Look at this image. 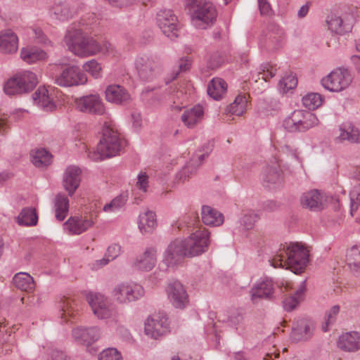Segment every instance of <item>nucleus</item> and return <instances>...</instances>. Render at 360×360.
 <instances>
[{
	"instance_id": "nucleus-40",
	"label": "nucleus",
	"mask_w": 360,
	"mask_h": 360,
	"mask_svg": "<svg viewBox=\"0 0 360 360\" xmlns=\"http://www.w3.org/2000/svg\"><path fill=\"white\" fill-rule=\"evenodd\" d=\"M53 204L56 219L60 221L64 220L69 211V200L68 197L64 194L59 193L56 196Z\"/></svg>"
},
{
	"instance_id": "nucleus-57",
	"label": "nucleus",
	"mask_w": 360,
	"mask_h": 360,
	"mask_svg": "<svg viewBox=\"0 0 360 360\" xmlns=\"http://www.w3.org/2000/svg\"><path fill=\"white\" fill-rule=\"evenodd\" d=\"M191 65L192 60L190 57L184 56L181 58L178 61L179 71L175 73V75L174 76L173 78H176L180 72H184L188 71L191 68Z\"/></svg>"
},
{
	"instance_id": "nucleus-11",
	"label": "nucleus",
	"mask_w": 360,
	"mask_h": 360,
	"mask_svg": "<svg viewBox=\"0 0 360 360\" xmlns=\"http://www.w3.org/2000/svg\"><path fill=\"white\" fill-rule=\"evenodd\" d=\"M168 317L164 312L153 314L145 321L144 333L148 337L158 340L169 332Z\"/></svg>"
},
{
	"instance_id": "nucleus-26",
	"label": "nucleus",
	"mask_w": 360,
	"mask_h": 360,
	"mask_svg": "<svg viewBox=\"0 0 360 360\" xmlns=\"http://www.w3.org/2000/svg\"><path fill=\"white\" fill-rule=\"evenodd\" d=\"M314 330V324L311 321L300 319L297 326L292 328L290 338L295 342L307 340L312 336Z\"/></svg>"
},
{
	"instance_id": "nucleus-18",
	"label": "nucleus",
	"mask_w": 360,
	"mask_h": 360,
	"mask_svg": "<svg viewBox=\"0 0 360 360\" xmlns=\"http://www.w3.org/2000/svg\"><path fill=\"white\" fill-rule=\"evenodd\" d=\"M212 150V145L207 143L202 146V151L195 154L191 162L186 164L176 175V179L181 182L188 180L191 176L194 174L198 166L207 158Z\"/></svg>"
},
{
	"instance_id": "nucleus-59",
	"label": "nucleus",
	"mask_w": 360,
	"mask_h": 360,
	"mask_svg": "<svg viewBox=\"0 0 360 360\" xmlns=\"http://www.w3.org/2000/svg\"><path fill=\"white\" fill-rule=\"evenodd\" d=\"M148 177L144 173H140L138 176V181L136 186L141 191L146 193L148 186Z\"/></svg>"
},
{
	"instance_id": "nucleus-20",
	"label": "nucleus",
	"mask_w": 360,
	"mask_h": 360,
	"mask_svg": "<svg viewBox=\"0 0 360 360\" xmlns=\"http://www.w3.org/2000/svg\"><path fill=\"white\" fill-rule=\"evenodd\" d=\"M283 176L279 164L266 167L262 174V183L263 186L274 190L282 186Z\"/></svg>"
},
{
	"instance_id": "nucleus-37",
	"label": "nucleus",
	"mask_w": 360,
	"mask_h": 360,
	"mask_svg": "<svg viewBox=\"0 0 360 360\" xmlns=\"http://www.w3.org/2000/svg\"><path fill=\"white\" fill-rule=\"evenodd\" d=\"M273 283L270 279L258 282L251 290L252 300L257 298H269L273 294Z\"/></svg>"
},
{
	"instance_id": "nucleus-62",
	"label": "nucleus",
	"mask_w": 360,
	"mask_h": 360,
	"mask_svg": "<svg viewBox=\"0 0 360 360\" xmlns=\"http://www.w3.org/2000/svg\"><path fill=\"white\" fill-rule=\"evenodd\" d=\"M117 335L123 340L129 341L131 338V335L128 328L124 326H119L116 329Z\"/></svg>"
},
{
	"instance_id": "nucleus-16",
	"label": "nucleus",
	"mask_w": 360,
	"mask_h": 360,
	"mask_svg": "<svg viewBox=\"0 0 360 360\" xmlns=\"http://www.w3.org/2000/svg\"><path fill=\"white\" fill-rule=\"evenodd\" d=\"M166 292L170 304L176 309H184L188 304V295L184 286L179 281L168 283Z\"/></svg>"
},
{
	"instance_id": "nucleus-14",
	"label": "nucleus",
	"mask_w": 360,
	"mask_h": 360,
	"mask_svg": "<svg viewBox=\"0 0 360 360\" xmlns=\"http://www.w3.org/2000/svg\"><path fill=\"white\" fill-rule=\"evenodd\" d=\"M188 257L184 242L181 240H174L172 241L165 249L162 262L169 268H175L181 265L185 259Z\"/></svg>"
},
{
	"instance_id": "nucleus-9",
	"label": "nucleus",
	"mask_w": 360,
	"mask_h": 360,
	"mask_svg": "<svg viewBox=\"0 0 360 360\" xmlns=\"http://www.w3.org/2000/svg\"><path fill=\"white\" fill-rule=\"evenodd\" d=\"M85 297L93 314L98 319H110L115 314V309L105 295L100 292H89L86 293Z\"/></svg>"
},
{
	"instance_id": "nucleus-36",
	"label": "nucleus",
	"mask_w": 360,
	"mask_h": 360,
	"mask_svg": "<svg viewBox=\"0 0 360 360\" xmlns=\"http://www.w3.org/2000/svg\"><path fill=\"white\" fill-rule=\"evenodd\" d=\"M75 11L68 2H62L55 4L51 11L53 18L60 21H65L72 18Z\"/></svg>"
},
{
	"instance_id": "nucleus-13",
	"label": "nucleus",
	"mask_w": 360,
	"mask_h": 360,
	"mask_svg": "<svg viewBox=\"0 0 360 360\" xmlns=\"http://www.w3.org/2000/svg\"><path fill=\"white\" fill-rule=\"evenodd\" d=\"M86 82V74L77 65L67 67L55 77V83L63 87L84 85Z\"/></svg>"
},
{
	"instance_id": "nucleus-34",
	"label": "nucleus",
	"mask_w": 360,
	"mask_h": 360,
	"mask_svg": "<svg viewBox=\"0 0 360 360\" xmlns=\"http://www.w3.org/2000/svg\"><path fill=\"white\" fill-rule=\"evenodd\" d=\"M138 226L142 233H151L157 226L155 213L150 210H145L139 216Z\"/></svg>"
},
{
	"instance_id": "nucleus-55",
	"label": "nucleus",
	"mask_w": 360,
	"mask_h": 360,
	"mask_svg": "<svg viewBox=\"0 0 360 360\" xmlns=\"http://www.w3.org/2000/svg\"><path fill=\"white\" fill-rule=\"evenodd\" d=\"M297 84V79L292 75L284 77L279 83L280 87L283 89L284 92H288L289 90L295 89Z\"/></svg>"
},
{
	"instance_id": "nucleus-25",
	"label": "nucleus",
	"mask_w": 360,
	"mask_h": 360,
	"mask_svg": "<svg viewBox=\"0 0 360 360\" xmlns=\"http://www.w3.org/2000/svg\"><path fill=\"white\" fill-rule=\"evenodd\" d=\"M18 49V37L11 30L0 32V53L13 54Z\"/></svg>"
},
{
	"instance_id": "nucleus-29",
	"label": "nucleus",
	"mask_w": 360,
	"mask_h": 360,
	"mask_svg": "<svg viewBox=\"0 0 360 360\" xmlns=\"http://www.w3.org/2000/svg\"><path fill=\"white\" fill-rule=\"evenodd\" d=\"M338 347L340 349L354 352L360 349V333L349 332L341 335L338 340Z\"/></svg>"
},
{
	"instance_id": "nucleus-47",
	"label": "nucleus",
	"mask_w": 360,
	"mask_h": 360,
	"mask_svg": "<svg viewBox=\"0 0 360 360\" xmlns=\"http://www.w3.org/2000/svg\"><path fill=\"white\" fill-rule=\"evenodd\" d=\"M302 104L309 110H315L320 107L323 101V98L320 94L309 93L303 96Z\"/></svg>"
},
{
	"instance_id": "nucleus-12",
	"label": "nucleus",
	"mask_w": 360,
	"mask_h": 360,
	"mask_svg": "<svg viewBox=\"0 0 360 360\" xmlns=\"http://www.w3.org/2000/svg\"><path fill=\"white\" fill-rule=\"evenodd\" d=\"M138 77L144 82H150L159 74L158 64L150 56L143 54L138 56L134 62Z\"/></svg>"
},
{
	"instance_id": "nucleus-28",
	"label": "nucleus",
	"mask_w": 360,
	"mask_h": 360,
	"mask_svg": "<svg viewBox=\"0 0 360 360\" xmlns=\"http://www.w3.org/2000/svg\"><path fill=\"white\" fill-rule=\"evenodd\" d=\"M157 262V249L153 247L147 248L144 252L137 257L134 262V266L142 271H150Z\"/></svg>"
},
{
	"instance_id": "nucleus-19",
	"label": "nucleus",
	"mask_w": 360,
	"mask_h": 360,
	"mask_svg": "<svg viewBox=\"0 0 360 360\" xmlns=\"http://www.w3.org/2000/svg\"><path fill=\"white\" fill-rule=\"evenodd\" d=\"M94 221L91 217L82 216L70 217L64 224L63 229L68 235H80L93 226Z\"/></svg>"
},
{
	"instance_id": "nucleus-44",
	"label": "nucleus",
	"mask_w": 360,
	"mask_h": 360,
	"mask_svg": "<svg viewBox=\"0 0 360 360\" xmlns=\"http://www.w3.org/2000/svg\"><path fill=\"white\" fill-rule=\"evenodd\" d=\"M30 156L32 162L37 167H47L52 162L51 154L45 149L32 150Z\"/></svg>"
},
{
	"instance_id": "nucleus-56",
	"label": "nucleus",
	"mask_w": 360,
	"mask_h": 360,
	"mask_svg": "<svg viewBox=\"0 0 360 360\" xmlns=\"http://www.w3.org/2000/svg\"><path fill=\"white\" fill-rule=\"evenodd\" d=\"M30 31L38 43L43 44H50L51 41L48 39L45 34L43 32L41 28L39 27H30Z\"/></svg>"
},
{
	"instance_id": "nucleus-64",
	"label": "nucleus",
	"mask_w": 360,
	"mask_h": 360,
	"mask_svg": "<svg viewBox=\"0 0 360 360\" xmlns=\"http://www.w3.org/2000/svg\"><path fill=\"white\" fill-rule=\"evenodd\" d=\"M109 262L110 260L108 259V257L104 255L103 258L95 260L94 262H92L91 264V268L92 270L97 271L107 265Z\"/></svg>"
},
{
	"instance_id": "nucleus-10",
	"label": "nucleus",
	"mask_w": 360,
	"mask_h": 360,
	"mask_svg": "<svg viewBox=\"0 0 360 360\" xmlns=\"http://www.w3.org/2000/svg\"><path fill=\"white\" fill-rule=\"evenodd\" d=\"M210 232L205 229H199L182 240L188 257L198 256L207 250L210 245Z\"/></svg>"
},
{
	"instance_id": "nucleus-53",
	"label": "nucleus",
	"mask_w": 360,
	"mask_h": 360,
	"mask_svg": "<svg viewBox=\"0 0 360 360\" xmlns=\"http://www.w3.org/2000/svg\"><path fill=\"white\" fill-rule=\"evenodd\" d=\"M98 360H122V356L117 349L108 348L100 353Z\"/></svg>"
},
{
	"instance_id": "nucleus-1",
	"label": "nucleus",
	"mask_w": 360,
	"mask_h": 360,
	"mask_svg": "<svg viewBox=\"0 0 360 360\" xmlns=\"http://www.w3.org/2000/svg\"><path fill=\"white\" fill-rule=\"evenodd\" d=\"M64 42L69 51L82 58L99 53H108L112 51V46L108 41H98L91 36L84 35L81 30L74 27L68 29Z\"/></svg>"
},
{
	"instance_id": "nucleus-43",
	"label": "nucleus",
	"mask_w": 360,
	"mask_h": 360,
	"mask_svg": "<svg viewBox=\"0 0 360 360\" xmlns=\"http://www.w3.org/2000/svg\"><path fill=\"white\" fill-rule=\"evenodd\" d=\"M346 259L350 270L356 276H360V247L353 246L347 252Z\"/></svg>"
},
{
	"instance_id": "nucleus-60",
	"label": "nucleus",
	"mask_w": 360,
	"mask_h": 360,
	"mask_svg": "<svg viewBox=\"0 0 360 360\" xmlns=\"http://www.w3.org/2000/svg\"><path fill=\"white\" fill-rule=\"evenodd\" d=\"M279 207V203L275 200H266L262 204V210L266 212H272L276 211Z\"/></svg>"
},
{
	"instance_id": "nucleus-48",
	"label": "nucleus",
	"mask_w": 360,
	"mask_h": 360,
	"mask_svg": "<svg viewBox=\"0 0 360 360\" xmlns=\"http://www.w3.org/2000/svg\"><path fill=\"white\" fill-rule=\"evenodd\" d=\"M127 202V196L120 195L115 198L109 203L104 205L103 210L105 212H115L122 208Z\"/></svg>"
},
{
	"instance_id": "nucleus-46",
	"label": "nucleus",
	"mask_w": 360,
	"mask_h": 360,
	"mask_svg": "<svg viewBox=\"0 0 360 360\" xmlns=\"http://www.w3.org/2000/svg\"><path fill=\"white\" fill-rule=\"evenodd\" d=\"M259 219V214L254 211L250 210L244 213L238 221L241 230L248 231L252 229Z\"/></svg>"
},
{
	"instance_id": "nucleus-39",
	"label": "nucleus",
	"mask_w": 360,
	"mask_h": 360,
	"mask_svg": "<svg viewBox=\"0 0 360 360\" xmlns=\"http://www.w3.org/2000/svg\"><path fill=\"white\" fill-rule=\"evenodd\" d=\"M13 283L15 288L22 291L31 292L34 289V278L25 272L15 274Z\"/></svg>"
},
{
	"instance_id": "nucleus-27",
	"label": "nucleus",
	"mask_w": 360,
	"mask_h": 360,
	"mask_svg": "<svg viewBox=\"0 0 360 360\" xmlns=\"http://www.w3.org/2000/svg\"><path fill=\"white\" fill-rule=\"evenodd\" d=\"M326 23L331 32L340 35L348 33L352 29V22L347 17L331 15L328 17Z\"/></svg>"
},
{
	"instance_id": "nucleus-31",
	"label": "nucleus",
	"mask_w": 360,
	"mask_h": 360,
	"mask_svg": "<svg viewBox=\"0 0 360 360\" xmlns=\"http://www.w3.org/2000/svg\"><path fill=\"white\" fill-rule=\"evenodd\" d=\"M202 222L210 226H219L224 221V215L217 209L203 205L201 209Z\"/></svg>"
},
{
	"instance_id": "nucleus-21",
	"label": "nucleus",
	"mask_w": 360,
	"mask_h": 360,
	"mask_svg": "<svg viewBox=\"0 0 360 360\" xmlns=\"http://www.w3.org/2000/svg\"><path fill=\"white\" fill-rule=\"evenodd\" d=\"M72 335L78 344L89 346L99 340L101 336V331L96 326L77 327L72 330Z\"/></svg>"
},
{
	"instance_id": "nucleus-15",
	"label": "nucleus",
	"mask_w": 360,
	"mask_h": 360,
	"mask_svg": "<svg viewBox=\"0 0 360 360\" xmlns=\"http://www.w3.org/2000/svg\"><path fill=\"white\" fill-rule=\"evenodd\" d=\"M157 23L163 34L172 40L179 36V23L173 11L169 9L160 11L157 14Z\"/></svg>"
},
{
	"instance_id": "nucleus-54",
	"label": "nucleus",
	"mask_w": 360,
	"mask_h": 360,
	"mask_svg": "<svg viewBox=\"0 0 360 360\" xmlns=\"http://www.w3.org/2000/svg\"><path fill=\"white\" fill-rule=\"evenodd\" d=\"M259 79L266 82L269 78H272L276 75V68L269 63L263 64L259 68Z\"/></svg>"
},
{
	"instance_id": "nucleus-51",
	"label": "nucleus",
	"mask_w": 360,
	"mask_h": 360,
	"mask_svg": "<svg viewBox=\"0 0 360 360\" xmlns=\"http://www.w3.org/2000/svg\"><path fill=\"white\" fill-rule=\"evenodd\" d=\"M339 305H334L326 314V321L322 325V330L323 332H327L328 330L329 326L335 321L336 316L339 314Z\"/></svg>"
},
{
	"instance_id": "nucleus-2",
	"label": "nucleus",
	"mask_w": 360,
	"mask_h": 360,
	"mask_svg": "<svg viewBox=\"0 0 360 360\" xmlns=\"http://www.w3.org/2000/svg\"><path fill=\"white\" fill-rule=\"evenodd\" d=\"M308 250L298 243H293L280 248L276 254L269 260L274 268L290 269L296 274H301L308 263Z\"/></svg>"
},
{
	"instance_id": "nucleus-32",
	"label": "nucleus",
	"mask_w": 360,
	"mask_h": 360,
	"mask_svg": "<svg viewBox=\"0 0 360 360\" xmlns=\"http://www.w3.org/2000/svg\"><path fill=\"white\" fill-rule=\"evenodd\" d=\"M204 117V110L202 105H196L184 112L181 116V121L188 128H193L198 124Z\"/></svg>"
},
{
	"instance_id": "nucleus-3",
	"label": "nucleus",
	"mask_w": 360,
	"mask_h": 360,
	"mask_svg": "<svg viewBox=\"0 0 360 360\" xmlns=\"http://www.w3.org/2000/svg\"><path fill=\"white\" fill-rule=\"evenodd\" d=\"M122 147V141L120 138L117 129L111 125H105L103 139L98 144L97 150L90 151L88 157L91 160L101 161L116 156Z\"/></svg>"
},
{
	"instance_id": "nucleus-4",
	"label": "nucleus",
	"mask_w": 360,
	"mask_h": 360,
	"mask_svg": "<svg viewBox=\"0 0 360 360\" xmlns=\"http://www.w3.org/2000/svg\"><path fill=\"white\" fill-rule=\"evenodd\" d=\"M191 6V20L198 28L205 29L217 18V10L213 4L207 0H188Z\"/></svg>"
},
{
	"instance_id": "nucleus-61",
	"label": "nucleus",
	"mask_w": 360,
	"mask_h": 360,
	"mask_svg": "<svg viewBox=\"0 0 360 360\" xmlns=\"http://www.w3.org/2000/svg\"><path fill=\"white\" fill-rule=\"evenodd\" d=\"M243 317L238 312H233L227 318L226 323L232 327H236L242 321Z\"/></svg>"
},
{
	"instance_id": "nucleus-50",
	"label": "nucleus",
	"mask_w": 360,
	"mask_h": 360,
	"mask_svg": "<svg viewBox=\"0 0 360 360\" xmlns=\"http://www.w3.org/2000/svg\"><path fill=\"white\" fill-rule=\"evenodd\" d=\"M350 198V213L352 215L358 209L360 204V184L353 186L349 192Z\"/></svg>"
},
{
	"instance_id": "nucleus-45",
	"label": "nucleus",
	"mask_w": 360,
	"mask_h": 360,
	"mask_svg": "<svg viewBox=\"0 0 360 360\" xmlns=\"http://www.w3.org/2000/svg\"><path fill=\"white\" fill-rule=\"evenodd\" d=\"M37 221L38 217L36 210L32 207L23 208L17 217V221L21 226H35Z\"/></svg>"
},
{
	"instance_id": "nucleus-58",
	"label": "nucleus",
	"mask_w": 360,
	"mask_h": 360,
	"mask_svg": "<svg viewBox=\"0 0 360 360\" xmlns=\"http://www.w3.org/2000/svg\"><path fill=\"white\" fill-rule=\"evenodd\" d=\"M121 253V247L117 244H112L110 245L105 255L108 257L110 261H112L116 259Z\"/></svg>"
},
{
	"instance_id": "nucleus-33",
	"label": "nucleus",
	"mask_w": 360,
	"mask_h": 360,
	"mask_svg": "<svg viewBox=\"0 0 360 360\" xmlns=\"http://www.w3.org/2000/svg\"><path fill=\"white\" fill-rule=\"evenodd\" d=\"M34 103L46 111H52L55 109L56 105L50 97L48 90L44 86H40L32 94Z\"/></svg>"
},
{
	"instance_id": "nucleus-8",
	"label": "nucleus",
	"mask_w": 360,
	"mask_h": 360,
	"mask_svg": "<svg viewBox=\"0 0 360 360\" xmlns=\"http://www.w3.org/2000/svg\"><path fill=\"white\" fill-rule=\"evenodd\" d=\"M352 77L347 69L336 68L321 79L323 87L331 92H340L346 89L352 83Z\"/></svg>"
},
{
	"instance_id": "nucleus-35",
	"label": "nucleus",
	"mask_w": 360,
	"mask_h": 360,
	"mask_svg": "<svg viewBox=\"0 0 360 360\" xmlns=\"http://www.w3.org/2000/svg\"><path fill=\"white\" fill-rule=\"evenodd\" d=\"M248 105V96L245 94H239L234 101L225 109L227 115L242 116L246 111Z\"/></svg>"
},
{
	"instance_id": "nucleus-42",
	"label": "nucleus",
	"mask_w": 360,
	"mask_h": 360,
	"mask_svg": "<svg viewBox=\"0 0 360 360\" xmlns=\"http://www.w3.org/2000/svg\"><path fill=\"white\" fill-rule=\"evenodd\" d=\"M306 290L305 281H302L298 289L296 290L294 295L286 297L283 302V308L287 311L293 310L298 304L303 300L304 292Z\"/></svg>"
},
{
	"instance_id": "nucleus-63",
	"label": "nucleus",
	"mask_w": 360,
	"mask_h": 360,
	"mask_svg": "<svg viewBox=\"0 0 360 360\" xmlns=\"http://www.w3.org/2000/svg\"><path fill=\"white\" fill-rule=\"evenodd\" d=\"M50 355L51 360H71L65 352L56 349H53Z\"/></svg>"
},
{
	"instance_id": "nucleus-17",
	"label": "nucleus",
	"mask_w": 360,
	"mask_h": 360,
	"mask_svg": "<svg viewBox=\"0 0 360 360\" xmlns=\"http://www.w3.org/2000/svg\"><path fill=\"white\" fill-rule=\"evenodd\" d=\"M77 108L83 112L94 115H103L105 112L104 105L98 94H89L75 99Z\"/></svg>"
},
{
	"instance_id": "nucleus-38",
	"label": "nucleus",
	"mask_w": 360,
	"mask_h": 360,
	"mask_svg": "<svg viewBox=\"0 0 360 360\" xmlns=\"http://www.w3.org/2000/svg\"><path fill=\"white\" fill-rule=\"evenodd\" d=\"M227 84L221 78H213L207 86V94L213 99L219 101L226 94Z\"/></svg>"
},
{
	"instance_id": "nucleus-6",
	"label": "nucleus",
	"mask_w": 360,
	"mask_h": 360,
	"mask_svg": "<svg viewBox=\"0 0 360 360\" xmlns=\"http://www.w3.org/2000/svg\"><path fill=\"white\" fill-rule=\"evenodd\" d=\"M319 124L315 114L302 110H294L283 122L284 127L291 132L306 131Z\"/></svg>"
},
{
	"instance_id": "nucleus-5",
	"label": "nucleus",
	"mask_w": 360,
	"mask_h": 360,
	"mask_svg": "<svg viewBox=\"0 0 360 360\" xmlns=\"http://www.w3.org/2000/svg\"><path fill=\"white\" fill-rule=\"evenodd\" d=\"M37 82L34 72L22 70L6 80L4 85V91L8 96L25 94L32 91Z\"/></svg>"
},
{
	"instance_id": "nucleus-49",
	"label": "nucleus",
	"mask_w": 360,
	"mask_h": 360,
	"mask_svg": "<svg viewBox=\"0 0 360 360\" xmlns=\"http://www.w3.org/2000/svg\"><path fill=\"white\" fill-rule=\"evenodd\" d=\"M84 70L89 72L94 78L98 79L102 77V67L96 60L92 59L84 64Z\"/></svg>"
},
{
	"instance_id": "nucleus-24",
	"label": "nucleus",
	"mask_w": 360,
	"mask_h": 360,
	"mask_svg": "<svg viewBox=\"0 0 360 360\" xmlns=\"http://www.w3.org/2000/svg\"><path fill=\"white\" fill-rule=\"evenodd\" d=\"M81 181V170L78 167L72 165L67 167L63 175V186L72 196Z\"/></svg>"
},
{
	"instance_id": "nucleus-7",
	"label": "nucleus",
	"mask_w": 360,
	"mask_h": 360,
	"mask_svg": "<svg viewBox=\"0 0 360 360\" xmlns=\"http://www.w3.org/2000/svg\"><path fill=\"white\" fill-rule=\"evenodd\" d=\"M143 288L135 283H121L116 285L111 291L115 302L120 304H128L139 300L144 295Z\"/></svg>"
},
{
	"instance_id": "nucleus-41",
	"label": "nucleus",
	"mask_w": 360,
	"mask_h": 360,
	"mask_svg": "<svg viewBox=\"0 0 360 360\" xmlns=\"http://www.w3.org/2000/svg\"><path fill=\"white\" fill-rule=\"evenodd\" d=\"M21 58L27 63H34L44 60L47 54L43 50L36 47H25L20 51Z\"/></svg>"
},
{
	"instance_id": "nucleus-30",
	"label": "nucleus",
	"mask_w": 360,
	"mask_h": 360,
	"mask_svg": "<svg viewBox=\"0 0 360 360\" xmlns=\"http://www.w3.org/2000/svg\"><path fill=\"white\" fill-rule=\"evenodd\" d=\"M339 134L335 137L337 143L348 141L358 143L360 141V131L359 128L351 123L342 124L339 128Z\"/></svg>"
},
{
	"instance_id": "nucleus-52",
	"label": "nucleus",
	"mask_w": 360,
	"mask_h": 360,
	"mask_svg": "<svg viewBox=\"0 0 360 360\" xmlns=\"http://www.w3.org/2000/svg\"><path fill=\"white\" fill-rule=\"evenodd\" d=\"M76 307L77 304L74 300L69 298L65 299L61 305V319H64V321H66L68 316L73 315Z\"/></svg>"
},
{
	"instance_id": "nucleus-23",
	"label": "nucleus",
	"mask_w": 360,
	"mask_h": 360,
	"mask_svg": "<svg viewBox=\"0 0 360 360\" xmlns=\"http://www.w3.org/2000/svg\"><path fill=\"white\" fill-rule=\"evenodd\" d=\"M106 100L117 105L127 104L131 100L129 92L123 86L117 84L108 86L105 91Z\"/></svg>"
},
{
	"instance_id": "nucleus-22",
	"label": "nucleus",
	"mask_w": 360,
	"mask_h": 360,
	"mask_svg": "<svg viewBox=\"0 0 360 360\" xmlns=\"http://www.w3.org/2000/svg\"><path fill=\"white\" fill-rule=\"evenodd\" d=\"M327 198L324 193L318 190H311L302 195L301 203L311 211H320L324 209Z\"/></svg>"
}]
</instances>
